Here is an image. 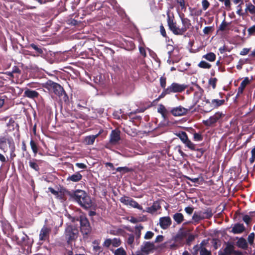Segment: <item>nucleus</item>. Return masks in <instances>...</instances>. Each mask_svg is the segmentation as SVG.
Returning <instances> with one entry per match:
<instances>
[{"instance_id": "5fc2aeb1", "label": "nucleus", "mask_w": 255, "mask_h": 255, "mask_svg": "<svg viewBox=\"0 0 255 255\" xmlns=\"http://www.w3.org/2000/svg\"><path fill=\"white\" fill-rule=\"evenodd\" d=\"M176 1L179 4L182 9H186L184 0H176Z\"/></svg>"}, {"instance_id": "f3484780", "label": "nucleus", "mask_w": 255, "mask_h": 255, "mask_svg": "<svg viewBox=\"0 0 255 255\" xmlns=\"http://www.w3.org/2000/svg\"><path fill=\"white\" fill-rule=\"evenodd\" d=\"M250 83V80L248 77L245 78V79L241 82L240 86L238 89V93L237 96H239L240 94H242L246 87V86Z\"/></svg>"}, {"instance_id": "774afa93", "label": "nucleus", "mask_w": 255, "mask_h": 255, "mask_svg": "<svg viewBox=\"0 0 255 255\" xmlns=\"http://www.w3.org/2000/svg\"><path fill=\"white\" fill-rule=\"evenodd\" d=\"M248 32L250 35H252L254 32H255V25H253V26L250 27L248 29Z\"/></svg>"}, {"instance_id": "37998d69", "label": "nucleus", "mask_w": 255, "mask_h": 255, "mask_svg": "<svg viewBox=\"0 0 255 255\" xmlns=\"http://www.w3.org/2000/svg\"><path fill=\"white\" fill-rule=\"evenodd\" d=\"M166 80V78L163 77V76L161 77L160 78V86L164 89H166L165 88Z\"/></svg>"}, {"instance_id": "0e129e2a", "label": "nucleus", "mask_w": 255, "mask_h": 255, "mask_svg": "<svg viewBox=\"0 0 255 255\" xmlns=\"http://www.w3.org/2000/svg\"><path fill=\"white\" fill-rule=\"evenodd\" d=\"M160 31L161 34L164 37H166V34L165 30L162 25L160 26Z\"/></svg>"}, {"instance_id": "473e14b6", "label": "nucleus", "mask_w": 255, "mask_h": 255, "mask_svg": "<svg viewBox=\"0 0 255 255\" xmlns=\"http://www.w3.org/2000/svg\"><path fill=\"white\" fill-rule=\"evenodd\" d=\"M114 255H127L126 251L123 248H119L115 250H112Z\"/></svg>"}, {"instance_id": "cd10ccee", "label": "nucleus", "mask_w": 255, "mask_h": 255, "mask_svg": "<svg viewBox=\"0 0 255 255\" xmlns=\"http://www.w3.org/2000/svg\"><path fill=\"white\" fill-rule=\"evenodd\" d=\"M37 160L35 159H30L29 161V167L34 170L36 171L39 170V167L38 165L36 162Z\"/></svg>"}, {"instance_id": "e433bc0d", "label": "nucleus", "mask_w": 255, "mask_h": 255, "mask_svg": "<svg viewBox=\"0 0 255 255\" xmlns=\"http://www.w3.org/2000/svg\"><path fill=\"white\" fill-rule=\"evenodd\" d=\"M112 245L114 247H118L121 244V241L119 238H114L112 239Z\"/></svg>"}, {"instance_id": "dca6fc26", "label": "nucleus", "mask_w": 255, "mask_h": 255, "mask_svg": "<svg viewBox=\"0 0 255 255\" xmlns=\"http://www.w3.org/2000/svg\"><path fill=\"white\" fill-rule=\"evenodd\" d=\"M154 248V244L152 243L147 242L143 244L141 246V251L142 252L148 254Z\"/></svg>"}, {"instance_id": "3c124183", "label": "nucleus", "mask_w": 255, "mask_h": 255, "mask_svg": "<svg viewBox=\"0 0 255 255\" xmlns=\"http://www.w3.org/2000/svg\"><path fill=\"white\" fill-rule=\"evenodd\" d=\"M134 242V236L132 234H130L127 239V243L128 245H132Z\"/></svg>"}, {"instance_id": "bb28decb", "label": "nucleus", "mask_w": 255, "mask_h": 255, "mask_svg": "<svg viewBox=\"0 0 255 255\" xmlns=\"http://www.w3.org/2000/svg\"><path fill=\"white\" fill-rule=\"evenodd\" d=\"M245 12H249L252 14H255V6L251 3H246Z\"/></svg>"}, {"instance_id": "c756f323", "label": "nucleus", "mask_w": 255, "mask_h": 255, "mask_svg": "<svg viewBox=\"0 0 255 255\" xmlns=\"http://www.w3.org/2000/svg\"><path fill=\"white\" fill-rule=\"evenodd\" d=\"M238 247L243 249H246L248 247L247 241L243 238H240L237 243Z\"/></svg>"}, {"instance_id": "5701e85b", "label": "nucleus", "mask_w": 255, "mask_h": 255, "mask_svg": "<svg viewBox=\"0 0 255 255\" xmlns=\"http://www.w3.org/2000/svg\"><path fill=\"white\" fill-rule=\"evenodd\" d=\"M245 230L243 224H237L233 227L232 231L234 234H240L242 233Z\"/></svg>"}, {"instance_id": "412c9836", "label": "nucleus", "mask_w": 255, "mask_h": 255, "mask_svg": "<svg viewBox=\"0 0 255 255\" xmlns=\"http://www.w3.org/2000/svg\"><path fill=\"white\" fill-rule=\"evenodd\" d=\"M224 102L225 101L224 100H212L211 102V109H210L208 112L221 106L224 104Z\"/></svg>"}, {"instance_id": "423d86ee", "label": "nucleus", "mask_w": 255, "mask_h": 255, "mask_svg": "<svg viewBox=\"0 0 255 255\" xmlns=\"http://www.w3.org/2000/svg\"><path fill=\"white\" fill-rule=\"evenodd\" d=\"M232 254L235 255H242L241 252L234 251V246L229 243L224 249H221L218 252V255H231Z\"/></svg>"}, {"instance_id": "69168bd1", "label": "nucleus", "mask_w": 255, "mask_h": 255, "mask_svg": "<svg viewBox=\"0 0 255 255\" xmlns=\"http://www.w3.org/2000/svg\"><path fill=\"white\" fill-rule=\"evenodd\" d=\"M185 212L189 215H191L193 211V208L191 207H187L185 209Z\"/></svg>"}, {"instance_id": "6e6552de", "label": "nucleus", "mask_w": 255, "mask_h": 255, "mask_svg": "<svg viewBox=\"0 0 255 255\" xmlns=\"http://www.w3.org/2000/svg\"><path fill=\"white\" fill-rule=\"evenodd\" d=\"M79 222L81 225V231L85 235H87L90 232V224L84 215H81L79 218Z\"/></svg>"}, {"instance_id": "c9c22d12", "label": "nucleus", "mask_w": 255, "mask_h": 255, "mask_svg": "<svg viewBox=\"0 0 255 255\" xmlns=\"http://www.w3.org/2000/svg\"><path fill=\"white\" fill-rule=\"evenodd\" d=\"M198 66L202 68L209 69L211 68V65L209 63L205 61H201L199 64Z\"/></svg>"}, {"instance_id": "7ed1b4c3", "label": "nucleus", "mask_w": 255, "mask_h": 255, "mask_svg": "<svg viewBox=\"0 0 255 255\" xmlns=\"http://www.w3.org/2000/svg\"><path fill=\"white\" fill-rule=\"evenodd\" d=\"M43 87L50 92H53L59 97L62 96L65 94V91L61 85L51 80H49L44 84Z\"/></svg>"}, {"instance_id": "6ab92c4d", "label": "nucleus", "mask_w": 255, "mask_h": 255, "mask_svg": "<svg viewBox=\"0 0 255 255\" xmlns=\"http://www.w3.org/2000/svg\"><path fill=\"white\" fill-rule=\"evenodd\" d=\"M82 178V175L79 172H76L74 174L68 176L67 178V181L76 182L81 180Z\"/></svg>"}, {"instance_id": "72a5a7b5", "label": "nucleus", "mask_w": 255, "mask_h": 255, "mask_svg": "<svg viewBox=\"0 0 255 255\" xmlns=\"http://www.w3.org/2000/svg\"><path fill=\"white\" fill-rule=\"evenodd\" d=\"M30 145L31 148L32 150V151L33 152V153L34 154V156H35L36 154L38 152L37 146L36 144L35 143V142L32 139H31L30 141Z\"/></svg>"}, {"instance_id": "a878e982", "label": "nucleus", "mask_w": 255, "mask_h": 255, "mask_svg": "<svg viewBox=\"0 0 255 255\" xmlns=\"http://www.w3.org/2000/svg\"><path fill=\"white\" fill-rule=\"evenodd\" d=\"M174 220L178 224H180L184 220V216L180 213H175L173 217Z\"/></svg>"}, {"instance_id": "4be33fe9", "label": "nucleus", "mask_w": 255, "mask_h": 255, "mask_svg": "<svg viewBox=\"0 0 255 255\" xmlns=\"http://www.w3.org/2000/svg\"><path fill=\"white\" fill-rule=\"evenodd\" d=\"M160 208V206L158 202H154L153 205L147 208L146 211L151 214L155 213Z\"/></svg>"}, {"instance_id": "aec40b11", "label": "nucleus", "mask_w": 255, "mask_h": 255, "mask_svg": "<svg viewBox=\"0 0 255 255\" xmlns=\"http://www.w3.org/2000/svg\"><path fill=\"white\" fill-rule=\"evenodd\" d=\"M24 95L29 98L34 99L38 96L39 94L35 91L27 89L24 92Z\"/></svg>"}, {"instance_id": "f03ea898", "label": "nucleus", "mask_w": 255, "mask_h": 255, "mask_svg": "<svg viewBox=\"0 0 255 255\" xmlns=\"http://www.w3.org/2000/svg\"><path fill=\"white\" fill-rule=\"evenodd\" d=\"M181 20L182 24V27L181 28H179L177 26L175 22H174L172 20H171L170 16H168L167 23L169 29L175 35L183 34L191 26L190 20L188 18L181 17Z\"/></svg>"}, {"instance_id": "2f4dec72", "label": "nucleus", "mask_w": 255, "mask_h": 255, "mask_svg": "<svg viewBox=\"0 0 255 255\" xmlns=\"http://www.w3.org/2000/svg\"><path fill=\"white\" fill-rule=\"evenodd\" d=\"M176 135L181 139V140L184 143L187 140L188 136L186 133L184 131L179 132L176 134Z\"/></svg>"}, {"instance_id": "a19ab883", "label": "nucleus", "mask_w": 255, "mask_h": 255, "mask_svg": "<svg viewBox=\"0 0 255 255\" xmlns=\"http://www.w3.org/2000/svg\"><path fill=\"white\" fill-rule=\"evenodd\" d=\"M243 3H239V4L237 6V13L239 15H243L244 13L243 12L242 10V4Z\"/></svg>"}, {"instance_id": "f704fd0d", "label": "nucleus", "mask_w": 255, "mask_h": 255, "mask_svg": "<svg viewBox=\"0 0 255 255\" xmlns=\"http://www.w3.org/2000/svg\"><path fill=\"white\" fill-rule=\"evenodd\" d=\"M187 147L192 150H195V144L191 141L188 138L184 143Z\"/></svg>"}, {"instance_id": "20e7f679", "label": "nucleus", "mask_w": 255, "mask_h": 255, "mask_svg": "<svg viewBox=\"0 0 255 255\" xmlns=\"http://www.w3.org/2000/svg\"><path fill=\"white\" fill-rule=\"evenodd\" d=\"M79 230L77 227L70 225L67 227L65 231V237L68 244H71L75 240L78 236Z\"/></svg>"}, {"instance_id": "1a4fd4ad", "label": "nucleus", "mask_w": 255, "mask_h": 255, "mask_svg": "<svg viewBox=\"0 0 255 255\" xmlns=\"http://www.w3.org/2000/svg\"><path fill=\"white\" fill-rule=\"evenodd\" d=\"M187 87L185 84H180L177 83H173L171 85L167 87L168 91L170 93H180L184 91Z\"/></svg>"}, {"instance_id": "79ce46f5", "label": "nucleus", "mask_w": 255, "mask_h": 255, "mask_svg": "<svg viewBox=\"0 0 255 255\" xmlns=\"http://www.w3.org/2000/svg\"><path fill=\"white\" fill-rule=\"evenodd\" d=\"M200 255H211V252L207 250L205 248H200Z\"/></svg>"}, {"instance_id": "49530a36", "label": "nucleus", "mask_w": 255, "mask_h": 255, "mask_svg": "<svg viewBox=\"0 0 255 255\" xmlns=\"http://www.w3.org/2000/svg\"><path fill=\"white\" fill-rule=\"evenodd\" d=\"M229 23L224 20L220 25V29L224 31L226 29V27L229 25Z\"/></svg>"}, {"instance_id": "393cba45", "label": "nucleus", "mask_w": 255, "mask_h": 255, "mask_svg": "<svg viewBox=\"0 0 255 255\" xmlns=\"http://www.w3.org/2000/svg\"><path fill=\"white\" fill-rule=\"evenodd\" d=\"M203 90L199 87V90L195 93L194 100L196 102V104L197 103L200 99H201L203 96Z\"/></svg>"}, {"instance_id": "4c0bfd02", "label": "nucleus", "mask_w": 255, "mask_h": 255, "mask_svg": "<svg viewBox=\"0 0 255 255\" xmlns=\"http://www.w3.org/2000/svg\"><path fill=\"white\" fill-rule=\"evenodd\" d=\"M157 111L160 113L163 116L166 113V109L163 105H160L158 108Z\"/></svg>"}, {"instance_id": "f8f14e48", "label": "nucleus", "mask_w": 255, "mask_h": 255, "mask_svg": "<svg viewBox=\"0 0 255 255\" xmlns=\"http://www.w3.org/2000/svg\"><path fill=\"white\" fill-rule=\"evenodd\" d=\"M120 139V131L118 130H112L110 134V143L113 145L117 144Z\"/></svg>"}, {"instance_id": "6e6d98bb", "label": "nucleus", "mask_w": 255, "mask_h": 255, "mask_svg": "<svg viewBox=\"0 0 255 255\" xmlns=\"http://www.w3.org/2000/svg\"><path fill=\"white\" fill-rule=\"evenodd\" d=\"M170 92L168 91V88L164 89L162 93L158 97V99L163 98L166 95L170 94Z\"/></svg>"}, {"instance_id": "de8ad7c7", "label": "nucleus", "mask_w": 255, "mask_h": 255, "mask_svg": "<svg viewBox=\"0 0 255 255\" xmlns=\"http://www.w3.org/2000/svg\"><path fill=\"white\" fill-rule=\"evenodd\" d=\"M193 138L195 141H201L203 139L202 135L198 133H195L193 135Z\"/></svg>"}, {"instance_id": "f257e3e1", "label": "nucleus", "mask_w": 255, "mask_h": 255, "mask_svg": "<svg viewBox=\"0 0 255 255\" xmlns=\"http://www.w3.org/2000/svg\"><path fill=\"white\" fill-rule=\"evenodd\" d=\"M70 198L76 201L81 206L88 209L92 206L90 197L82 190H77L69 193Z\"/></svg>"}, {"instance_id": "338daca9", "label": "nucleus", "mask_w": 255, "mask_h": 255, "mask_svg": "<svg viewBox=\"0 0 255 255\" xmlns=\"http://www.w3.org/2000/svg\"><path fill=\"white\" fill-rule=\"evenodd\" d=\"M250 51V49L247 48H243V50L240 52V55H246Z\"/></svg>"}, {"instance_id": "b1692460", "label": "nucleus", "mask_w": 255, "mask_h": 255, "mask_svg": "<svg viewBox=\"0 0 255 255\" xmlns=\"http://www.w3.org/2000/svg\"><path fill=\"white\" fill-rule=\"evenodd\" d=\"M99 136V134L87 136L85 138L84 142L87 145L93 144L95 139Z\"/></svg>"}, {"instance_id": "58836bf2", "label": "nucleus", "mask_w": 255, "mask_h": 255, "mask_svg": "<svg viewBox=\"0 0 255 255\" xmlns=\"http://www.w3.org/2000/svg\"><path fill=\"white\" fill-rule=\"evenodd\" d=\"M116 171L118 172L126 173L130 171V170L127 167H119L116 169Z\"/></svg>"}, {"instance_id": "8fccbe9b", "label": "nucleus", "mask_w": 255, "mask_h": 255, "mask_svg": "<svg viewBox=\"0 0 255 255\" xmlns=\"http://www.w3.org/2000/svg\"><path fill=\"white\" fill-rule=\"evenodd\" d=\"M202 8L204 10H206L209 6V2L207 0H203L202 1Z\"/></svg>"}, {"instance_id": "4468645a", "label": "nucleus", "mask_w": 255, "mask_h": 255, "mask_svg": "<svg viewBox=\"0 0 255 255\" xmlns=\"http://www.w3.org/2000/svg\"><path fill=\"white\" fill-rule=\"evenodd\" d=\"M187 112V110L181 106H179L173 108L171 112L174 116H181L185 115Z\"/></svg>"}, {"instance_id": "4d7b16f0", "label": "nucleus", "mask_w": 255, "mask_h": 255, "mask_svg": "<svg viewBox=\"0 0 255 255\" xmlns=\"http://www.w3.org/2000/svg\"><path fill=\"white\" fill-rule=\"evenodd\" d=\"M212 30L211 26H206L203 29V32L205 34H208Z\"/></svg>"}, {"instance_id": "c03bdc74", "label": "nucleus", "mask_w": 255, "mask_h": 255, "mask_svg": "<svg viewBox=\"0 0 255 255\" xmlns=\"http://www.w3.org/2000/svg\"><path fill=\"white\" fill-rule=\"evenodd\" d=\"M179 51L178 49H174L172 51L171 55H172V58L177 59V58H180V57L178 56Z\"/></svg>"}, {"instance_id": "680f3d73", "label": "nucleus", "mask_w": 255, "mask_h": 255, "mask_svg": "<svg viewBox=\"0 0 255 255\" xmlns=\"http://www.w3.org/2000/svg\"><path fill=\"white\" fill-rule=\"evenodd\" d=\"M193 254L196 255L199 251H200V247L199 245H196L193 248Z\"/></svg>"}, {"instance_id": "bf43d9fd", "label": "nucleus", "mask_w": 255, "mask_h": 255, "mask_svg": "<svg viewBox=\"0 0 255 255\" xmlns=\"http://www.w3.org/2000/svg\"><path fill=\"white\" fill-rule=\"evenodd\" d=\"M251 219V218L250 216L248 215H246L244 216V217L243 218V221L247 224H248L250 223Z\"/></svg>"}, {"instance_id": "ea45409f", "label": "nucleus", "mask_w": 255, "mask_h": 255, "mask_svg": "<svg viewBox=\"0 0 255 255\" xmlns=\"http://www.w3.org/2000/svg\"><path fill=\"white\" fill-rule=\"evenodd\" d=\"M143 229V227L141 225H137L135 227V234L137 238L140 236V231Z\"/></svg>"}, {"instance_id": "7c9ffc66", "label": "nucleus", "mask_w": 255, "mask_h": 255, "mask_svg": "<svg viewBox=\"0 0 255 255\" xmlns=\"http://www.w3.org/2000/svg\"><path fill=\"white\" fill-rule=\"evenodd\" d=\"M168 54L169 55V58L167 60V62L169 64H174V63H177L179 61L180 58H172L171 51H168Z\"/></svg>"}, {"instance_id": "603ef678", "label": "nucleus", "mask_w": 255, "mask_h": 255, "mask_svg": "<svg viewBox=\"0 0 255 255\" xmlns=\"http://www.w3.org/2000/svg\"><path fill=\"white\" fill-rule=\"evenodd\" d=\"M252 157L250 159V162L253 163L255 160V147L251 151Z\"/></svg>"}, {"instance_id": "e2e57ef3", "label": "nucleus", "mask_w": 255, "mask_h": 255, "mask_svg": "<svg viewBox=\"0 0 255 255\" xmlns=\"http://www.w3.org/2000/svg\"><path fill=\"white\" fill-rule=\"evenodd\" d=\"M195 238V236L194 235L190 234L188 236L187 239V242L188 244H189L191 242H192L193 240H194Z\"/></svg>"}, {"instance_id": "2eb2a0df", "label": "nucleus", "mask_w": 255, "mask_h": 255, "mask_svg": "<svg viewBox=\"0 0 255 255\" xmlns=\"http://www.w3.org/2000/svg\"><path fill=\"white\" fill-rule=\"evenodd\" d=\"M50 229L46 226H44L41 230L39 234V239L43 241L47 239L49 237Z\"/></svg>"}, {"instance_id": "9b49d317", "label": "nucleus", "mask_w": 255, "mask_h": 255, "mask_svg": "<svg viewBox=\"0 0 255 255\" xmlns=\"http://www.w3.org/2000/svg\"><path fill=\"white\" fill-rule=\"evenodd\" d=\"M120 201L121 202L123 203L125 205H129L131 207L138 209L139 210H142V207L139 205L136 202L134 201L131 198H130L128 197H123L121 198Z\"/></svg>"}, {"instance_id": "a18cd8bd", "label": "nucleus", "mask_w": 255, "mask_h": 255, "mask_svg": "<svg viewBox=\"0 0 255 255\" xmlns=\"http://www.w3.org/2000/svg\"><path fill=\"white\" fill-rule=\"evenodd\" d=\"M154 236V233L151 231H148L144 235V238L145 240H149L151 239Z\"/></svg>"}, {"instance_id": "39448f33", "label": "nucleus", "mask_w": 255, "mask_h": 255, "mask_svg": "<svg viewBox=\"0 0 255 255\" xmlns=\"http://www.w3.org/2000/svg\"><path fill=\"white\" fill-rule=\"evenodd\" d=\"M212 216V210L208 208L204 211L195 212L192 216V219L195 222L198 223L200 220L210 219Z\"/></svg>"}, {"instance_id": "ddd939ff", "label": "nucleus", "mask_w": 255, "mask_h": 255, "mask_svg": "<svg viewBox=\"0 0 255 255\" xmlns=\"http://www.w3.org/2000/svg\"><path fill=\"white\" fill-rule=\"evenodd\" d=\"M159 224L163 229H167L171 224V220L168 216L161 217L159 219Z\"/></svg>"}, {"instance_id": "864d4df0", "label": "nucleus", "mask_w": 255, "mask_h": 255, "mask_svg": "<svg viewBox=\"0 0 255 255\" xmlns=\"http://www.w3.org/2000/svg\"><path fill=\"white\" fill-rule=\"evenodd\" d=\"M112 239H107L104 242L103 246L106 248H109L112 245Z\"/></svg>"}, {"instance_id": "0eeeda50", "label": "nucleus", "mask_w": 255, "mask_h": 255, "mask_svg": "<svg viewBox=\"0 0 255 255\" xmlns=\"http://www.w3.org/2000/svg\"><path fill=\"white\" fill-rule=\"evenodd\" d=\"M17 242L19 244L23 246H31L33 243L32 239H30L23 232L20 233L17 237Z\"/></svg>"}, {"instance_id": "c85d7f7f", "label": "nucleus", "mask_w": 255, "mask_h": 255, "mask_svg": "<svg viewBox=\"0 0 255 255\" xmlns=\"http://www.w3.org/2000/svg\"><path fill=\"white\" fill-rule=\"evenodd\" d=\"M203 58L210 62H213L215 60L216 55L213 52H210L206 55H203Z\"/></svg>"}, {"instance_id": "9d476101", "label": "nucleus", "mask_w": 255, "mask_h": 255, "mask_svg": "<svg viewBox=\"0 0 255 255\" xmlns=\"http://www.w3.org/2000/svg\"><path fill=\"white\" fill-rule=\"evenodd\" d=\"M223 115L222 113L217 112L208 120L203 121V123L206 126H212L221 118Z\"/></svg>"}, {"instance_id": "09e8293b", "label": "nucleus", "mask_w": 255, "mask_h": 255, "mask_svg": "<svg viewBox=\"0 0 255 255\" xmlns=\"http://www.w3.org/2000/svg\"><path fill=\"white\" fill-rule=\"evenodd\" d=\"M254 238H255V233H252L249 235L248 238V240L249 243L251 245L253 244Z\"/></svg>"}, {"instance_id": "a211bd4d", "label": "nucleus", "mask_w": 255, "mask_h": 255, "mask_svg": "<svg viewBox=\"0 0 255 255\" xmlns=\"http://www.w3.org/2000/svg\"><path fill=\"white\" fill-rule=\"evenodd\" d=\"M28 48L31 47L35 50V54H30L31 55L33 56H39L43 53V50L40 46H39L34 43L29 44L28 46Z\"/></svg>"}, {"instance_id": "052dcab7", "label": "nucleus", "mask_w": 255, "mask_h": 255, "mask_svg": "<svg viewBox=\"0 0 255 255\" xmlns=\"http://www.w3.org/2000/svg\"><path fill=\"white\" fill-rule=\"evenodd\" d=\"M217 79L216 78H211L209 80V84L212 86L213 89L216 87Z\"/></svg>"}, {"instance_id": "13d9d810", "label": "nucleus", "mask_w": 255, "mask_h": 255, "mask_svg": "<svg viewBox=\"0 0 255 255\" xmlns=\"http://www.w3.org/2000/svg\"><path fill=\"white\" fill-rule=\"evenodd\" d=\"M225 7L228 9L230 10L231 8V2L230 0H225L223 1Z\"/></svg>"}]
</instances>
